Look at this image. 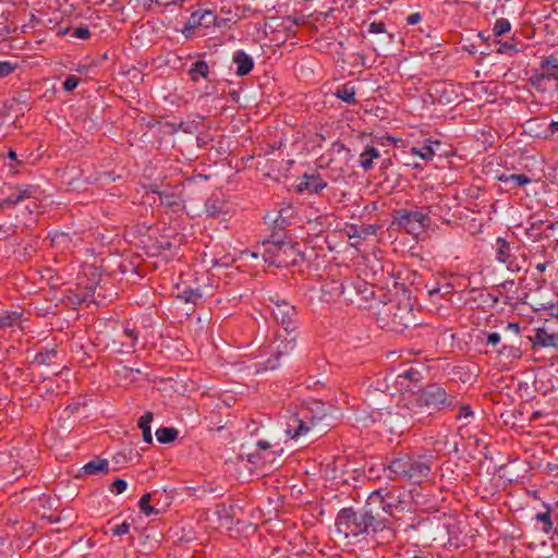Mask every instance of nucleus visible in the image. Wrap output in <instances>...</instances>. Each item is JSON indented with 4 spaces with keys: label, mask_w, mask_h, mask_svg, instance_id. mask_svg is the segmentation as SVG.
Segmentation results:
<instances>
[{
    "label": "nucleus",
    "mask_w": 558,
    "mask_h": 558,
    "mask_svg": "<svg viewBox=\"0 0 558 558\" xmlns=\"http://www.w3.org/2000/svg\"><path fill=\"white\" fill-rule=\"evenodd\" d=\"M459 404L456 395L449 393L437 384H428L422 389L403 395L398 403L399 414L412 426L425 425L437 412L452 411Z\"/></svg>",
    "instance_id": "obj_1"
},
{
    "label": "nucleus",
    "mask_w": 558,
    "mask_h": 558,
    "mask_svg": "<svg viewBox=\"0 0 558 558\" xmlns=\"http://www.w3.org/2000/svg\"><path fill=\"white\" fill-rule=\"evenodd\" d=\"M396 501L397 498L391 492L384 495L381 490H374L363 507L367 535H372L378 544H388L396 537L390 520L393 508H397Z\"/></svg>",
    "instance_id": "obj_2"
},
{
    "label": "nucleus",
    "mask_w": 558,
    "mask_h": 558,
    "mask_svg": "<svg viewBox=\"0 0 558 558\" xmlns=\"http://www.w3.org/2000/svg\"><path fill=\"white\" fill-rule=\"evenodd\" d=\"M274 302L271 307V315L275 322L282 327L286 336L283 337L280 332H277L274 341V353L276 359L281 355H287L295 348V340L298 336V312L295 306L291 305L286 300Z\"/></svg>",
    "instance_id": "obj_3"
},
{
    "label": "nucleus",
    "mask_w": 558,
    "mask_h": 558,
    "mask_svg": "<svg viewBox=\"0 0 558 558\" xmlns=\"http://www.w3.org/2000/svg\"><path fill=\"white\" fill-rule=\"evenodd\" d=\"M376 316L380 328L395 332H402L410 326L416 325L413 310L409 301L401 302L390 300L381 305Z\"/></svg>",
    "instance_id": "obj_4"
},
{
    "label": "nucleus",
    "mask_w": 558,
    "mask_h": 558,
    "mask_svg": "<svg viewBox=\"0 0 558 558\" xmlns=\"http://www.w3.org/2000/svg\"><path fill=\"white\" fill-rule=\"evenodd\" d=\"M387 471V476L392 481L417 484L429 475L430 468L421 459L400 452L391 460Z\"/></svg>",
    "instance_id": "obj_5"
},
{
    "label": "nucleus",
    "mask_w": 558,
    "mask_h": 558,
    "mask_svg": "<svg viewBox=\"0 0 558 558\" xmlns=\"http://www.w3.org/2000/svg\"><path fill=\"white\" fill-rule=\"evenodd\" d=\"M263 258L276 267H289L298 263L299 244L284 241L272 233L270 239L263 242Z\"/></svg>",
    "instance_id": "obj_6"
},
{
    "label": "nucleus",
    "mask_w": 558,
    "mask_h": 558,
    "mask_svg": "<svg viewBox=\"0 0 558 558\" xmlns=\"http://www.w3.org/2000/svg\"><path fill=\"white\" fill-rule=\"evenodd\" d=\"M336 527L338 533L342 534L345 538L367 534L363 508L360 511H355L352 508L341 509L336 518Z\"/></svg>",
    "instance_id": "obj_7"
},
{
    "label": "nucleus",
    "mask_w": 558,
    "mask_h": 558,
    "mask_svg": "<svg viewBox=\"0 0 558 558\" xmlns=\"http://www.w3.org/2000/svg\"><path fill=\"white\" fill-rule=\"evenodd\" d=\"M393 223L409 233L420 232L430 225L429 210L424 207L398 209L393 213Z\"/></svg>",
    "instance_id": "obj_8"
},
{
    "label": "nucleus",
    "mask_w": 558,
    "mask_h": 558,
    "mask_svg": "<svg viewBox=\"0 0 558 558\" xmlns=\"http://www.w3.org/2000/svg\"><path fill=\"white\" fill-rule=\"evenodd\" d=\"M529 81L537 90L545 92L548 83H553L551 87L558 90V58L553 54L543 58L539 68L533 72Z\"/></svg>",
    "instance_id": "obj_9"
},
{
    "label": "nucleus",
    "mask_w": 558,
    "mask_h": 558,
    "mask_svg": "<svg viewBox=\"0 0 558 558\" xmlns=\"http://www.w3.org/2000/svg\"><path fill=\"white\" fill-rule=\"evenodd\" d=\"M350 159V149L342 142L336 141L331 144L330 148L318 158V162L320 168L337 171L348 166Z\"/></svg>",
    "instance_id": "obj_10"
},
{
    "label": "nucleus",
    "mask_w": 558,
    "mask_h": 558,
    "mask_svg": "<svg viewBox=\"0 0 558 558\" xmlns=\"http://www.w3.org/2000/svg\"><path fill=\"white\" fill-rule=\"evenodd\" d=\"M10 194L0 203V207H13L24 201H31L34 207H37L43 191L38 185H14L9 187Z\"/></svg>",
    "instance_id": "obj_11"
},
{
    "label": "nucleus",
    "mask_w": 558,
    "mask_h": 558,
    "mask_svg": "<svg viewBox=\"0 0 558 558\" xmlns=\"http://www.w3.org/2000/svg\"><path fill=\"white\" fill-rule=\"evenodd\" d=\"M317 420L315 417H308L307 413L292 415L287 422L286 433L292 439H298L306 435L315 425Z\"/></svg>",
    "instance_id": "obj_12"
},
{
    "label": "nucleus",
    "mask_w": 558,
    "mask_h": 558,
    "mask_svg": "<svg viewBox=\"0 0 558 558\" xmlns=\"http://www.w3.org/2000/svg\"><path fill=\"white\" fill-rule=\"evenodd\" d=\"M423 365H410L398 373L396 385H398L401 390H408L410 392L413 386L423 380Z\"/></svg>",
    "instance_id": "obj_13"
},
{
    "label": "nucleus",
    "mask_w": 558,
    "mask_h": 558,
    "mask_svg": "<svg viewBox=\"0 0 558 558\" xmlns=\"http://www.w3.org/2000/svg\"><path fill=\"white\" fill-rule=\"evenodd\" d=\"M496 259L505 264L510 271H519L520 267L515 263L514 257L511 255L510 243L504 238H497L495 244Z\"/></svg>",
    "instance_id": "obj_14"
},
{
    "label": "nucleus",
    "mask_w": 558,
    "mask_h": 558,
    "mask_svg": "<svg viewBox=\"0 0 558 558\" xmlns=\"http://www.w3.org/2000/svg\"><path fill=\"white\" fill-rule=\"evenodd\" d=\"M327 186L326 181L319 174L304 173L298 185L299 192L307 191L310 193H319Z\"/></svg>",
    "instance_id": "obj_15"
},
{
    "label": "nucleus",
    "mask_w": 558,
    "mask_h": 558,
    "mask_svg": "<svg viewBox=\"0 0 558 558\" xmlns=\"http://www.w3.org/2000/svg\"><path fill=\"white\" fill-rule=\"evenodd\" d=\"M292 213L293 208L288 205L280 208L275 217H272L270 214H267L265 219L272 222L274 233L277 234V231H283L291 223L290 219L292 217Z\"/></svg>",
    "instance_id": "obj_16"
},
{
    "label": "nucleus",
    "mask_w": 558,
    "mask_h": 558,
    "mask_svg": "<svg viewBox=\"0 0 558 558\" xmlns=\"http://www.w3.org/2000/svg\"><path fill=\"white\" fill-rule=\"evenodd\" d=\"M232 62L236 65L235 74L238 76L250 74L254 68L253 58L243 50L234 51Z\"/></svg>",
    "instance_id": "obj_17"
},
{
    "label": "nucleus",
    "mask_w": 558,
    "mask_h": 558,
    "mask_svg": "<svg viewBox=\"0 0 558 558\" xmlns=\"http://www.w3.org/2000/svg\"><path fill=\"white\" fill-rule=\"evenodd\" d=\"M497 180L506 185L507 191H512L517 187L524 186L531 182V178L526 174H506L502 173L497 177Z\"/></svg>",
    "instance_id": "obj_18"
},
{
    "label": "nucleus",
    "mask_w": 558,
    "mask_h": 558,
    "mask_svg": "<svg viewBox=\"0 0 558 558\" xmlns=\"http://www.w3.org/2000/svg\"><path fill=\"white\" fill-rule=\"evenodd\" d=\"M187 73H189L190 80L193 83H197V82H199L201 78L208 80L210 69L206 61L197 60L194 63H192Z\"/></svg>",
    "instance_id": "obj_19"
},
{
    "label": "nucleus",
    "mask_w": 558,
    "mask_h": 558,
    "mask_svg": "<svg viewBox=\"0 0 558 558\" xmlns=\"http://www.w3.org/2000/svg\"><path fill=\"white\" fill-rule=\"evenodd\" d=\"M344 290H345L344 282L341 280H336V279L326 281L322 287V291H323L324 295H328L327 301H331L337 298H340L341 295H343Z\"/></svg>",
    "instance_id": "obj_20"
},
{
    "label": "nucleus",
    "mask_w": 558,
    "mask_h": 558,
    "mask_svg": "<svg viewBox=\"0 0 558 558\" xmlns=\"http://www.w3.org/2000/svg\"><path fill=\"white\" fill-rule=\"evenodd\" d=\"M82 471L86 475L107 474L109 472V463L106 459H94L87 462Z\"/></svg>",
    "instance_id": "obj_21"
},
{
    "label": "nucleus",
    "mask_w": 558,
    "mask_h": 558,
    "mask_svg": "<svg viewBox=\"0 0 558 558\" xmlns=\"http://www.w3.org/2000/svg\"><path fill=\"white\" fill-rule=\"evenodd\" d=\"M154 193H157L156 190H153ZM160 204L169 207V208H175L181 206V197L179 194L174 193L171 190H165L158 192Z\"/></svg>",
    "instance_id": "obj_22"
},
{
    "label": "nucleus",
    "mask_w": 558,
    "mask_h": 558,
    "mask_svg": "<svg viewBox=\"0 0 558 558\" xmlns=\"http://www.w3.org/2000/svg\"><path fill=\"white\" fill-rule=\"evenodd\" d=\"M433 145H441V143L439 141L428 138L422 148L413 147L411 151L413 155L420 156L423 160L430 161L436 154Z\"/></svg>",
    "instance_id": "obj_23"
},
{
    "label": "nucleus",
    "mask_w": 558,
    "mask_h": 558,
    "mask_svg": "<svg viewBox=\"0 0 558 558\" xmlns=\"http://www.w3.org/2000/svg\"><path fill=\"white\" fill-rule=\"evenodd\" d=\"M22 313L16 311H0V328H11L21 323Z\"/></svg>",
    "instance_id": "obj_24"
},
{
    "label": "nucleus",
    "mask_w": 558,
    "mask_h": 558,
    "mask_svg": "<svg viewBox=\"0 0 558 558\" xmlns=\"http://www.w3.org/2000/svg\"><path fill=\"white\" fill-rule=\"evenodd\" d=\"M335 96L350 105H355L357 102L355 98V87L351 83L339 86Z\"/></svg>",
    "instance_id": "obj_25"
},
{
    "label": "nucleus",
    "mask_w": 558,
    "mask_h": 558,
    "mask_svg": "<svg viewBox=\"0 0 558 558\" xmlns=\"http://www.w3.org/2000/svg\"><path fill=\"white\" fill-rule=\"evenodd\" d=\"M379 157V151L374 146H366V148L360 155V166L365 170L373 168L374 159Z\"/></svg>",
    "instance_id": "obj_26"
},
{
    "label": "nucleus",
    "mask_w": 558,
    "mask_h": 558,
    "mask_svg": "<svg viewBox=\"0 0 558 558\" xmlns=\"http://www.w3.org/2000/svg\"><path fill=\"white\" fill-rule=\"evenodd\" d=\"M154 418L153 412H146L138 418L137 426L142 429L143 439L147 444L153 442V435L150 430V423Z\"/></svg>",
    "instance_id": "obj_27"
},
{
    "label": "nucleus",
    "mask_w": 558,
    "mask_h": 558,
    "mask_svg": "<svg viewBox=\"0 0 558 558\" xmlns=\"http://www.w3.org/2000/svg\"><path fill=\"white\" fill-rule=\"evenodd\" d=\"M534 344L541 347H557V337L548 333L544 328H538L535 331Z\"/></svg>",
    "instance_id": "obj_28"
},
{
    "label": "nucleus",
    "mask_w": 558,
    "mask_h": 558,
    "mask_svg": "<svg viewBox=\"0 0 558 558\" xmlns=\"http://www.w3.org/2000/svg\"><path fill=\"white\" fill-rule=\"evenodd\" d=\"M364 25L367 26L368 34L373 35H379V34H386L389 40H392L393 35L388 33L385 22L383 21H364Z\"/></svg>",
    "instance_id": "obj_29"
},
{
    "label": "nucleus",
    "mask_w": 558,
    "mask_h": 558,
    "mask_svg": "<svg viewBox=\"0 0 558 558\" xmlns=\"http://www.w3.org/2000/svg\"><path fill=\"white\" fill-rule=\"evenodd\" d=\"M155 435L160 444H170L178 437V430L173 427H160Z\"/></svg>",
    "instance_id": "obj_30"
},
{
    "label": "nucleus",
    "mask_w": 558,
    "mask_h": 558,
    "mask_svg": "<svg viewBox=\"0 0 558 558\" xmlns=\"http://www.w3.org/2000/svg\"><path fill=\"white\" fill-rule=\"evenodd\" d=\"M225 204L219 198H209L205 204L206 213L208 216L215 218L223 211Z\"/></svg>",
    "instance_id": "obj_31"
},
{
    "label": "nucleus",
    "mask_w": 558,
    "mask_h": 558,
    "mask_svg": "<svg viewBox=\"0 0 558 558\" xmlns=\"http://www.w3.org/2000/svg\"><path fill=\"white\" fill-rule=\"evenodd\" d=\"M511 29V24L507 19H497L493 26V35L495 37H500Z\"/></svg>",
    "instance_id": "obj_32"
},
{
    "label": "nucleus",
    "mask_w": 558,
    "mask_h": 558,
    "mask_svg": "<svg viewBox=\"0 0 558 558\" xmlns=\"http://www.w3.org/2000/svg\"><path fill=\"white\" fill-rule=\"evenodd\" d=\"M499 47L497 48L498 53H507V54H513L521 50L520 47H518L519 43L512 38L510 41H498Z\"/></svg>",
    "instance_id": "obj_33"
},
{
    "label": "nucleus",
    "mask_w": 558,
    "mask_h": 558,
    "mask_svg": "<svg viewBox=\"0 0 558 558\" xmlns=\"http://www.w3.org/2000/svg\"><path fill=\"white\" fill-rule=\"evenodd\" d=\"M57 350L56 349H46L39 351L35 356V362L38 364L49 365L51 360L56 357Z\"/></svg>",
    "instance_id": "obj_34"
},
{
    "label": "nucleus",
    "mask_w": 558,
    "mask_h": 558,
    "mask_svg": "<svg viewBox=\"0 0 558 558\" xmlns=\"http://www.w3.org/2000/svg\"><path fill=\"white\" fill-rule=\"evenodd\" d=\"M215 512L220 520H225L227 523H230L233 515V506L227 507L225 504H219L216 506Z\"/></svg>",
    "instance_id": "obj_35"
},
{
    "label": "nucleus",
    "mask_w": 558,
    "mask_h": 558,
    "mask_svg": "<svg viewBox=\"0 0 558 558\" xmlns=\"http://www.w3.org/2000/svg\"><path fill=\"white\" fill-rule=\"evenodd\" d=\"M151 495L149 493L143 495L138 501V507L141 511L146 515H151L154 513H157L155 508L149 505Z\"/></svg>",
    "instance_id": "obj_36"
},
{
    "label": "nucleus",
    "mask_w": 558,
    "mask_h": 558,
    "mask_svg": "<svg viewBox=\"0 0 558 558\" xmlns=\"http://www.w3.org/2000/svg\"><path fill=\"white\" fill-rule=\"evenodd\" d=\"M185 302L196 303L203 298L199 289H185L180 295Z\"/></svg>",
    "instance_id": "obj_37"
},
{
    "label": "nucleus",
    "mask_w": 558,
    "mask_h": 558,
    "mask_svg": "<svg viewBox=\"0 0 558 558\" xmlns=\"http://www.w3.org/2000/svg\"><path fill=\"white\" fill-rule=\"evenodd\" d=\"M536 520L538 522H541L543 525H542V531L545 532V533H548L551 531L553 529V522H551V519H550V511L547 510L545 512H539L535 515Z\"/></svg>",
    "instance_id": "obj_38"
},
{
    "label": "nucleus",
    "mask_w": 558,
    "mask_h": 558,
    "mask_svg": "<svg viewBox=\"0 0 558 558\" xmlns=\"http://www.w3.org/2000/svg\"><path fill=\"white\" fill-rule=\"evenodd\" d=\"M95 298V289H86L82 294H75L76 303L93 302Z\"/></svg>",
    "instance_id": "obj_39"
},
{
    "label": "nucleus",
    "mask_w": 558,
    "mask_h": 558,
    "mask_svg": "<svg viewBox=\"0 0 558 558\" xmlns=\"http://www.w3.org/2000/svg\"><path fill=\"white\" fill-rule=\"evenodd\" d=\"M128 488V483L122 478L114 480L109 489L113 494H122Z\"/></svg>",
    "instance_id": "obj_40"
},
{
    "label": "nucleus",
    "mask_w": 558,
    "mask_h": 558,
    "mask_svg": "<svg viewBox=\"0 0 558 558\" xmlns=\"http://www.w3.org/2000/svg\"><path fill=\"white\" fill-rule=\"evenodd\" d=\"M15 69L16 64L9 61H0V78L9 76Z\"/></svg>",
    "instance_id": "obj_41"
},
{
    "label": "nucleus",
    "mask_w": 558,
    "mask_h": 558,
    "mask_svg": "<svg viewBox=\"0 0 558 558\" xmlns=\"http://www.w3.org/2000/svg\"><path fill=\"white\" fill-rule=\"evenodd\" d=\"M459 411L456 416L457 420L469 418L473 416V411L469 404H458Z\"/></svg>",
    "instance_id": "obj_42"
},
{
    "label": "nucleus",
    "mask_w": 558,
    "mask_h": 558,
    "mask_svg": "<svg viewBox=\"0 0 558 558\" xmlns=\"http://www.w3.org/2000/svg\"><path fill=\"white\" fill-rule=\"evenodd\" d=\"M80 83V78L75 75H69L65 81L63 82V89L65 92H72L74 90Z\"/></svg>",
    "instance_id": "obj_43"
},
{
    "label": "nucleus",
    "mask_w": 558,
    "mask_h": 558,
    "mask_svg": "<svg viewBox=\"0 0 558 558\" xmlns=\"http://www.w3.org/2000/svg\"><path fill=\"white\" fill-rule=\"evenodd\" d=\"M192 19L195 23H198V24H202V21H206V22L210 23L211 22L210 20H214L215 15L210 11H206V12L202 13L201 15L198 12H195L192 14Z\"/></svg>",
    "instance_id": "obj_44"
},
{
    "label": "nucleus",
    "mask_w": 558,
    "mask_h": 558,
    "mask_svg": "<svg viewBox=\"0 0 558 558\" xmlns=\"http://www.w3.org/2000/svg\"><path fill=\"white\" fill-rule=\"evenodd\" d=\"M451 288L452 287L450 284H446L442 287L437 286V287L428 290V295L430 298H433L437 294H441V295L449 294L451 292Z\"/></svg>",
    "instance_id": "obj_45"
},
{
    "label": "nucleus",
    "mask_w": 558,
    "mask_h": 558,
    "mask_svg": "<svg viewBox=\"0 0 558 558\" xmlns=\"http://www.w3.org/2000/svg\"><path fill=\"white\" fill-rule=\"evenodd\" d=\"M130 531V524L128 522H123L121 524H118L111 529V533L114 536H122L124 534H128Z\"/></svg>",
    "instance_id": "obj_46"
},
{
    "label": "nucleus",
    "mask_w": 558,
    "mask_h": 558,
    "mask_svg": "<svg viewBox=\"0 0 558 558\" xmlns=\"http://www.w3.org/2000/svg\"><path fill=\"white\" fill-rule=\"evenodd\" d=\"M90 35L89 28L85 26L77 27L72 33V36L78 39H88Z\"/></svg>",
    "instance_id": "obj_47"
},
{
    "label": "nucleus",
    "mask_w": 558,
    "mask_h": 558,
    "mask_svg": "<svg viewBox=\"0 0 558 558\" xmlns=\"http://www.w3.org/2000/svg\"><path fill=\"white\" fill-rule=\"evenodd\" d=\"M123 335L129 339L128 343H124L129 348H134L137 341V335L133 329L125 328Z\"/></svg>",
    "instance_id": "obj_48"
},
{
    "label": "nucleus",
    "mask_w": 558,
    "mask_h": 558,
    "mask_svg": "<svg viewBox=\"0 0 558 558\" xmlns=\"http://www.w3.org/2000/svg\"><path fill=\"white\" fill-rule=\"evenodd\" d=\"M421 21H422V15L418 12L411 13L407 17V24L408 25H415V24L420 23Z\"/></svg>",
    "instance_id": "obj_49"
},
{
    "label": "nucleus",
    "mask_w": 558,
    "mask_h": 558,
    "mask_svg": "<svg viewBox=\"0 0 558 558\" xmlns=\"http://www.w3.org/2000/svg\"><path fill=\"white\" fill-rule=\"evenodd\" d=\"M558 133V121H551L547 128V134L545 137L553 136Z\"/></svg>",
    "instance_id": "obj_50"
},
{
    "label": "nucleus",
    "mask_w": 558,
    "mask_h": 558,
    "mask_svg": "<svg viewBox=\"0 0 558 558\" xmlns=\"http://www.w3.org/2000/svg\"><path fill=\"white\" fill-rule=\"evenodd\" d=\"M500 342V335L497 332H490L487 336V344L496 345Z\"/></svg>",
    "instance_id": "obj_51"
},
{
    "label": "nucleus",
    "mask_w": 558,
    "mask_h": 558,
    "mask_svg": "<svg viewBox=\"0 0 558 558\" xmlns=\"http://www.w3.org/2000/svg\"><path fill=\"white\" fill-rule=\"evenodd\" d=\"M534 226L535 223H532L531 228L526 229V234L532 238L534 241H537L541 239V233H534Z\"/></svg>",
    "instance_id": "obj_52"
},
{
    "label": "nucleus",
    "mask_w": 558,
    "mask_h": 558,
    "mask_svg": "<svg viewBox=\"0 0 558 558\" xmlns=\"http://www.w3.org/2000/svg\"><path fill=\"white\" fill-rule=\"evenodd\" d=\"M112 460L117 464L123 463L125 462V454L122 452H118L117 454L113 456Z\"/></svg>",
    "instance_id": "obj_53"
},
{
    "label": "nucleus",
    "mask_w": 558,
    "mask_h": 558,
    "mask_svg": "<svg viewBox=\"0 0 558 558\" xmlns=\"http://www.w3.org/2000/svg\"><path fill=\"white\" fill-rule=\"evenodd\" d=\"M256 445H257V447H258L259 449H262V450H267V449H269V448H270L269 442H268V441H266V440H258Z\"/></svg>",
    "instance_id": "obj_54"
},
{
    "label": "nucleus",
    "mask_w": 558,
    "mask_h": 558,
    "mask_svg": "<svg viewBox=\"0 0 558 558\" xmlns=\"http://www.w3.org/2000/svg\"><path fill=\"white\" fill-rule=\"evenodd\" d=\"M536 270L541 274H543L546 268H547V264L546 263H538L536 266H535Z\"/></svg>",
    "instance_id": "obj_55"
},
{
    "label": "nucleus",
    "mask_w": 558,
    "mask_h": 558,
    "mask_svg": "<svg viewBox=\"0 0 558 558\" xmlns=\"http://www.w3.org/2000/svg\"><path fill=\"white\" fill-rule=\"evenodd\" d=\"M507 328L513 330L515 333H519L520 331V327L515 323H509Z\"/></svg>",
    "instance_id": "obj_56"
},
{
    "label": "nucleus",
    "mask_w": 558,
    "mask_h": 558,
    "mask_svg": "<svg viewBox=\"0 0 558 558\" xmlns=\"http://www.w3.org/2000/svg\"><path fill=\"white\" fill-rule=\"evenodd\" d=\"M163 4H177V3H182V2H185L186 0H160Z\"/></svg>",
    "instance_id": "obj_57"
},
{
    "label": "nucleus",
    "mask_w": 558,
    "mask_h": 558,
    "mask_svg": "<svg viewBox=\"0 0 558 558\" xmlns=\"http://www.w3.org/2000/svg\"><path fill=\"white\" fill-rule=\"evenodd\" d=\"M9 158L12 159V160H15L16 159V153L12 149L9 150V154H8Z\"/></svg>",
    "instance_id": "obj_58"
},
{
    "label": "nucleus",
    "mask_w": 558,
    "mask_h": 558,
    "mask_svg": "<svg viewBox=\"0 0 558 558\" xmlns=\"http://www.w3.org/2000/svg\"><path fill=\"white\" fill-rule=\"evenodd\" d=\"M542 416V413L539 411H536L532 414L531 420L534 421Z\"/></svg>",
    "instance_id": "obj_59"
},
{
    "label": "nucleus",
    "mask_w": 558,
    "mask_h": 558,
    "mask_svg": "<svg viewBox=\"0 0 558 558\" xmlns=\"http://www.w3.org/2000/svg\"><path fill=\"white\" fill-rule=\"evenodd\" d=\"M547 468H548L550 471H558V464L548 463V464H547Z\"/></svg>",
    "instance_id": "obj_60"
},
{
    "label": "nucleus",
    "mask_w": 558,
    "mask_h": 558,
    "mask_svg": "<svg viewBox=\"0 0 558 558\" xmlns=\"http://www.w3.org/2000/svg\"><path fill=\"white\" fill-rule=\"evenodd\" d=\"M267 363H268L267 368H270V369L276 368V364L275 363H271L270 361H268Z\"/></svg>",
    "instance_id": "obj_61"
},
{
    "label": "nucleus",
    "mask_w": 558,
    "mask_h": 558,
    "mask_svg": "<svg viewBox=\"0 0 558 558\" xmlns=\"http://www.w3.org/2000/svg\"><path fill=\"white\" fill-rule=\"evenodd\" d=\"M390 165V160L386 159L383 161V168H387Z\"/></svg>",
    "instance_id": "obj_62"
},
{
    "label": "nucleus",
    "mask_w": 558,
    "mask_h": 558,
    "mask_svg": "<svg viewBox=\"0 0 558 558\" xmlns=\"http://www.w3.org/2000/svg\"><path fill=\"white\" fill-rule=\"evenodd\" d=\"M412 558H423V557H421V556H413Z\"/></svg>",
    "instance_id": "obj_63"
}]
</instances>
